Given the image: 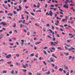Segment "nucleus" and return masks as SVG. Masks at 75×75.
<instances>
[{
  "label": "nucleus",
  "mask_w": 75,
  "mask_h": 75,
  "mask_svg": "<svg viewBox=\"0 0 75 75\" xmlns=\"http://www.w3.org/2000/svg\"><path fill=\"white\" fill-rule=\"evenodd\" d=\"M29 8V7L28 6H25V8L26 9H27V8Z\"/></svg>",
  "instance_id": "47"
},
{
  "label": "nucleus",
  "mask_w": 75,
  "mask_h": 75,
  "mask_svg": "<svg viewBox=\"0 0 75 75\" xmlns=\"http://www.w3.org/2000/svg\"><path fill=\"white\" fill-rule=\"evenodd\" d=\"M57 49H59V50H63V49H62V48L61 47H58L57 48Z\"/></svg>",
  "instance_id": "21"
},
{
  "label": "nucleus",
  "mask_w": 75,
  "mask_h": 75,
  "mask_svg": "<svg viewBox=\"0 0 75 75\" xmlns=\"http://www.w3.org/2000/svg\"><path fill=\"white\" fill-rule=\"evenodd\" d=\"M3 29L4 31H6V29L5 28H3Z\"/></svg>",
  "instance_id": "50"
},
{
  "label": "nucleus",
  "mask_w": 75,
  "mask_h": 75,
  "mask_svg": "<svg viewBox=\"0 0 75 75\" xmlns=\"http://www.w3.org/2000/svg\"><path fill=\"white\" fill-rule=\"evenodd\" d=\"M3 73H4V74H6L7 73V71H3Z\"/></svg>",
  "instance_id": "24"
},
{
  "label": "nucleus",
  "mask_w": 75,
  "mask_h": 75,
  "mask_svg": "<svg viewBox=\"0 0 75 75\" xmlns=\"http://www.w3.org/2000/svg\"><path fill=\"white\" fill-rule=\"evenodd\" d=\"M19 54H16V56L17 57H19Z\"/></svg>",
  "instance_id": "31"
},
{
  "label": "nucleus",
  "mask_w": 75,
  "mask_h": 75,
  "mask_svg": "<svg viewBox=\"0 0 75 75\" xmlns=\"http://www.w3.org/2000/svg\"><path fill=\"white\" fill-rule=\"evenodd\" d=\"M11 74H14V70H12V71L11 72Z\"/></svg>",
  "instance_id": "32"
},
{
  "label": "nucleus",
  "mask_w": 75,
  "mask_h": 75,
  "mask_svg": "<svg viewBox=\"0 0 75 75\" xmlns=\"http://www.w3.org/2000/svg\"><path fill=\"white\" fill-rule=\"evenodd\" d=\"M52 57H54V58H55L56 59H57V57L55 56L54 55V54H52Z\"/></svg>",
  "instance_id": "20"
},
{
  "label": "nucleus",
  "mask_w": 75,
  "mask_h": 75,
  "mask_svg": "<svg viewBox=\"0 0 75 75\" xmlns=\"http://www.w3.org/2000/svg\"><path fill=\"white\" fill-rule=\"evenodd\" d=\"M67 1H68V2H69V3H70V2H71V3H72V0H71L70 1H69L67 0H66Z\"/></svg>",
  "instance_id": "12"
},
{
  "label": "nucleus",
  "mask_w": 75,
  "mask_h": 75,
  "mask_svg": "<svg viewBox=\"0 0 75 75\" xmlns=\"http://www.w3.org/2000/svg\"><path fill=\"white\" fill-rule=\"evenodd\" d=\"M16 64L18 66H20V63L17 62Z\"/></svg>",
  "instance_id": "18"
},
{
  "label": "nucleus",
  "mask_w": 75,
  "mask_h": 75,
  "mask_svg": "<svg viewBox=\"0 0 75 75\" xmlns=\"http://www.w3.org/2000/svg\"><path fill=\"white\" fill-rule=\"evenodd\" d=\"M8 41L9 42H11V41H12V40H11V39H9L8 40Z\"/></svg>",
  "instance_id": "44"
},
{
  "label": "nucleus",
  "mask_w": 75,
  "mask_h": 75,
  "mask_svg": "<svg viewBox=\"0 0 75 75\" xmlns=\"http://www.w3.org/2000/svg\"><path fill=\"white\" fill-rule=\"evenodd\" d=\"M37 47H35V50H37Z\"/></svg>",
  "instance_id": "60"
},
{
  "label": "nucleus",
  "mask_w": 75,
  "mask_h": 75,
  "mask_svg": "<svg viewBox=\"0 0 75 75\" xmlns=\"http://www.w3.org/2000/svg\"><path fill=\"white\" fill-rule=\"evenodd\" d=\"M28 75H31L32 74V73H31L30 72H29L28 73Z\"/></svg>",
  "instance_id": "29"
},
{
  "label": "nucleus",
  "mask_w": 75,
  "mask_h": 75,
  "mask_svg": "<svg viewBox=\"0 0 75 75\" xmlns=\"http://www.w3.org/2000/svg\"><path fill=\"white\" fill-rule=\"evenodd\" d=\"M68 18V16H66L65 17V19H64L65 20V22H67V18Z\"/></svg>",
  "instance_id": "17"
},
{
  "label": "nucleus",
  "mask_w": 75,
  "mask_h": 75,
  "mask_svg": "<svg viewBox=\"0 0 75 75\" xmlns=\"http://www.w3.org/2000/svg\"><path fill=\"white\" fill-rule=\"evenodd\" d=\"M40 43H41V42H36L35 43V44L36 45H37V44H40Z\"/></svg>",
  "instance_id": "8"
},
{
  "label": "nucleus",
  "mask_w": 75,
  "mask_h": 75,
  "mask_svg": "<svg viewBox=\"0 0 75 75\" xmlns=\"http://www.w3.org/2000/svg\"><path fill=\"white\" fill-rule=\"evenodd\" d=\"M22 18L23 20L24 19V18L23 17V15H21Z\"/></svg>",
  "instance_id": "43"
},
{
  "label": "nucleus",
  "mask_w": 75,
  "mask_h": 75,
  "mask_svg": "<svg viewBox=\"0 0 75 75\" xmlns=\"http://www.w3.org/2000/svg\"><path fill=\"white\" fill-rule=\"evenodd\" d=\"M14 25L13 26V28H16V23H13Z\"/></svg>",
  "instance_id": "9"
},
{
  "label": "nucleus",
  "mask_w": 75,
  "mask_h": 75,
  "mask_svg": "<svg viewBox=\"0 0 75 75\" xmlns=\"http://www.w3.org/2000/svg\"><path fill=\"white\" fill-rule=\"evenodd\" d=\"M34 18H30V20H34Z\"/></svg>",
  "instance_id": "53"
},
{
  "label": "nucleus",
  "mask_w": 75,
  "mask_h": 75,
  "mask_svg": "<svg viewBox=\"0 0 75 75\" xmlns=\"http://www.w3.org/2000/svg\"><path fill=\"white\" fill-rule=\"evenodd\" d=\"M34 53H32L31 54H30V57H33V56H34Z\"/></svg>",
  "instance_id": "14"
},
{
  "label": "nucleus",
  "mask_w": 75,
  "mask_h": 75,
  "mask_svg": "<svg viewBox=\"0 0 75 75\" xmlns=\"http://www.w3.org/2000/svg\"><path fill=\"white\" fill-rule=\"evenodd\" d=\"M53 41H55V38H53L52 39Z\"/></svg>",
  "instance_id": "46"
},
{
  "label": "nucleus",
  "mask_w": 75,
  "mask_h": 75,
  "mask_svg": "<svg viewBox=\"0 0 75 75\" xmlns=\"http://www.w3.org/2000/svg\"><path fill=\"white\" fill-rule=\"evenodd\" d=\"M11 57V54H8V55H7L6 56V58H10V57Z\"/></svg>",
  "instance_id": "5"
},
{
  "label": "nucleus",
  "mask_w": 75,
  "mask_h": 75,
  "mask_svg": "<svg viewBox=\"0 0 75 75\" xmlns=\"http://www.w3.org/2000/svg\"><path fill=\"white\" fill-rule=\"evenodd\" d=\"M13 13H14V14H17V13L16 12V11H15Z\"/></svg>",
  "instance_id": "30"
},
{
  "label": "nucleus",
  "mask_w": 75,
  "mask_h": 75,
  "mask_svg": "<svg viewBox=\"0 0 75 75\" xmlns=\"http://www.w3.org/2000/svg\"><path fill=\"white\" fill-rule=\"evenodd\" d=\"M59 70L61 72H62L63 71V69H62L61 68H60L59 69Z\"/></svg>",
  "instance_id": "7"
},
{
  "label": "nucleus",
  "mask_w": 75,
  "mask_h": 75,
  "mask_svg": "<svg viewBox=\"0 0 75 75\" xmlns=\"http://www.w3.org/2000/svg\"><path fill=\"white\" fill-rule=\"evenodd\" d=\"M0 13H4V11H0Z\"/></svg>",
  "instance_id": "34"
},
{
  "label": "nucleus",
  "mask_w": 75,
  "mask_h": 75,
  "mask_svg": "<svg viewBox=\"0 0 75 75\" xmlns=\"http://www.w3.org/2000/svg\"><path fill=\"white\" fill-rule=\"evenodd\" d=\"M43 52L46 55H47V52H46V51L45 50L43 51Z\"/></svg>",
  "instance_id": "22"
},
{
  "label": "nucleus",
  "mask_w": 75,
  "mask_h": 75,
  "mask_svg": "<svg viewBox=\"0 0 75 75\" xmlns=\"http://www.w3.org/2000/svg\"><path fill=\"white\" fill-rule=\"evenodd\" d=\"M71 58H72V56H69V60H70V59Z\"/></svg>",
  "instance_id": "54"
},
{
  "label": "nucleus",
  "mask_w": 75,
  "mask_h": 75,
  "mask_svg": "<svg viewBox=\"0 0 75 75\" xmlns=\"http://www.w3.org/2000/svg\"><path fill=\"white\" fill-rule=\"evenodd\" d=\"M7 18H9L10 19H11V17L10 16H9V17H8Z\"/></svg>",
  "instance_id": "61"
},
{
  "label": "nucleus",
  "mask_w": 75,
  "mask_h": 75,
  "mask_svg": "<svg viewBox=\"0 0 75 75\" xmlns=\"http://www.w3.org/2000/svg\"><path fill=\"white\" fill-rule=\"evenodd\" d=\"M25 13H27V14H29V12H28L27 11H25Z\"/></svg>",
  "instance_id": "27"
},
{
  "label": "nucleus",
  "mask_w": 75,
  "mask_h": 75,
  "mask_svg": "<svg viewBox=\"0 0 75 75\" xmlns=\"http://www.w3.org/2000/svg\"><path fill=\"white\" fill-rule=\"evenodd\" d=\"M59 27H62V28H64V26L63 25H59Z\"/></svg>",
  "instance_id": "33"
},
{
  "label": "nucleus",
  "mask_w": 75,
  "mask_h": 75,
  "mask_svg": "<svg viewBox=\"0 0 75 75\" xmlns=\"http://www.w3.org/2000/svg\"><path fill=\"white\" fill-rule=\"evenodd\" d=\"M64 68L66 69H69V68H68V66H66V65H64Z\"/></svg>",
  "instance_id": "6"
},
{
  "label": "nucleus",
  "mask_w": 75,
  "mask_h": 75,
  "mask_svg": "<svg viewBox=\"0 0 75 75\" xmlns=\"http://www.w3.org/2000/svg\"><path fill=\"white\" fill-rule=\"evenodd\" d=\"M46 26H47V27H50V24H49L47 23L46 24Z\"/></svg>",
  "instance_id": "28"
},
{
  "label": "nucleus",
  "mask_w": 75,
  "mask_h": 75,
  "mask_svg": "<svg viewBox=\"0 0 75 75\" xmlns=\"http://www.w3.org/2000/svg\"><path fill=\"white\" fill-rule=\"evenodd\" d=\"M13 16V13H10L9 14H8V16Z\"/></svg>",
  "instance_id": "13"
},
{
  "label": "nucleus",
  "mask_w": 75,
  "mask_h": 75,
  "mask_svg": "<svg viewBox=\"0 0 75 75\" xmlns=\"http://www.w3.org/2000/svg\"><path fill=\"white\" fill-rule=\"evenodd\" d=\"M45 74H48V75H49V74H50V71H48L47 72L45 73Z\"/></svg>",
  "instance_id": "11"
},
{
  "label": "nucleus",
  "mask_w": 75,
  "mask_h": 75,
  "mask_svg": "<svg viewBox=\"0 0 75 75\" xmlns=\"http://www.w3.org/2000/svg\"><path fill=\"white\" fill-rule=\"evenodd\" d=\"M48 62H49V63H51L52 62L51 61H50V60H47Z\"/></svg>",
  "instance_id": "38"
},
{
  "label": "nucleus",
  "mask_w": 75,
  "mask_h": 75,
  "mask_svg": "<svg viewBox=\"0 0 75 75\" xmlns=\"http://www.w3.org/2000/svg\"><path fill=\"white\" fill-rule=\"evenodd\" d=\"M45 8H47V7H48V5L45 4Z\"/></svg>",
  "instance_id": "19"
},
{
  "label": "nucleus",
  "mask_w": 75,
  "mask_h": 75,
  "mask_svg": "<svg viewBox=\"0 0 75 75\" xmlns=\"http://www.w3.org/2000/svg\"><path fill=\"white\" fill-rule=\"evenodd\" d=\"M23 31L24 32H25V33H27V30H23Z\"/></svg>",
  "instance_id": "56"
},
{
  "label": "nucleus",
  "mask_w": 75,
  "mask_h": 75,
  "mask_svg": "<svg viewBox=\"0 0 75 75\" xmlns=\"http://www.w3.org/2000/svg\"><path fill=\"white\" fill-rule=\"evenodd\" d=\"M22 23L23 24H24L25 23V20H23L22 21Z\"/></svg>",
  "instance_id": "39"
},
{
  "label": "nucleus",
  "mask_w": 75,
  "mask_h": 75,
  "mask_svg": "<svg viewBox=\"0 0 75 75\" xmlns=\"http://www.w3.org/2000/svg\"><path fill=\"white\" fill-rule=\"evenodd\" d=\"M65 48L66 50H68V47L67 46H65Z\"/></svg>",
  "instance_id": "62"
},
{
  "label": "nucleus",
  "mask_w": 75,
  "mask_h": 75,
  "mask_svg": "<svg viewBox=\"0 0 75 75\" xmlns=\"http://www.w3.org/2000/svg\"><path fill=\"white\" fill-rule=\"evenodd\" d=\"M57 37H59V35L58 34H57Z\"/></svg>",
  "instance_id": "49"
},
{
  "label": "nucleus",
  "mask_w": 75,
  "mask_h": 75,
  "mask_svg": "<svg viewBox=\"0 0 75 75\" xmlns=\"http://www.w3.org/2000/svg\"><path fill=\"white\" fill-rule=\"evenodd\" d=\"M23 68H25H25H26V66H25V65H24L23 64Z\"/></svg>",
  "instance_id": "26"
},
{
  "label": "nucleus",
  "mask_w": 75,
  "mask_h": 75,
  "mask_svg": "<svg viewBox=\"0 0 75 75\" xmlns=\"http://www.w3.org/2000/svg\"><path fill=\"white\" fill-rule=\"evenodd\" d=\"M8 64H11V62L10 61V62H8Z\"/></svg>",
  "instance_id": "48"
},
{
  "label": "nucleus",
  "mask_w": 75,
  "mask_h": 75,
  "mask_svg": "<svg viewBox=\"0 0 75 75\" xmlns=\"http://www.w3.org/2000/svg\"><path fill=\"white\" fill-rule=\"evenodd\" d=\"M71 50H75V48L73 47H71Z\"/></svg>",
  "instance_id": "35"
},
{
  "label": "nucleus",
  "mask_w": 75,
  "mask_h": 75,
  "mask_svg": "<svg viewBox=\"0 0 75 75\" xmlns=\"http://www.w3.org/2000/svg\"><path fill=\"white\" fill-rule=\"evenodd\" d=\"M56 42H51L50 44L51 45H54V46H55V45H56V44H58V43L59 42H58L57 41H56Z\"/></svg>",
  "instance_id": "1"
},
{
  "label": "nucleus",
  "mask_w": 75,
  "mask_h": 75,
  "mask_svg": "<svg viewBox=\"0 0 75 75\" xmlns=\"http://www.w3.org/2000/svg\"><path fill=\"white\" fill-rule=\"evenodd\" d=\"M31 14L32 15H33V16H34V13H31Z\"/></svg>",
  "instance_id": "64"
},
{
  "label": "nucleus",
  "mask_w": 75,
  "mask_h": 75,
  "mask_svg": "<svg viewBox=\"0 0 75 75\" xmlns=\"http://www.w3.org/2000/svg\"><path fill=\"white\" fill-rule=\"evenodd\" d=\"M50 31H51V33H52V34L53 35V37L54 38V32H53L51 30V29H49Z\"/></svg>",
  "instance_id": "4"
},
{
  "label": "nucleus",
  "mask_w": 75,
  "mask_h": 75,
  "mask_svg": "<svg viewBox=\"0 0 75 75\" xmlns=\"http://www.w3.org/2000/svg\"><path fill=\"white\" fill-rule=\"evenodd\" d=\"M11 67H13L14 66V65H13V64H11Z\"/></svg>",
  "instance_id": "55"
},
{
  "label": "nucleus",
  "mask_w": 75,
  "mask_h": 75,
  "mask_svg": "<svg viewBox=\"0 0 75 75\" xmlns=\"http://www.w3.org/2000/svg\"><path fill=\"white\" fill-rule=\"evenodd\" d=\"M48 49V47H45L44 48H43V49L44 50L46 49Z\"/></svg>",
  "instance_id": "40"
},
{
  "label": "nucleus",
  "mask_w": 75,
  "mask_h": 75,
  "mask_svg": "<svg viewBox=\"0 0 75 75\" xmlns=\"http://www.w3.org/2000/svg\"><path fill=\"white\" fill-rule=\"evenodd\" d=\"M50 7H54V5H50Z\"/></svg>",
  "instance_id": "52"
},
{
  "label": "nucleus",
  "mask_w": 75,
  "mask_h": 75,
  "mask_svg": "<svg viewBox=\"0 0 75 75\" xmlns=\"http://www.w3.org/2000/svg\"><path fill=\"white\" fill-rule=\"evenodd\" d=\"M58 8H59V10H60V11H62L63 12H64V11L62 10L61 9H60V8H60V7L58 6Z\"/></svg>",
  "instance_id": "10"
},
{
  "label": "nucleus",
  "mask_w": 75,
  "mask_h": 75,
  "mask_svg": "<svg viewBox=\"0 0 75 75\" xmlns=\"http://www.w3.org/2000/svg\"><path fill=\"white\" fill-rule=\"evenodd\" d=\"M51 48L53 50H56L55 47H52Z\"/></svg>",
  "instance_id": "25"
},
{
  "label": "nucleus",
  "mask_w": 75,
  "mask_h": 75,
  "mask_svg": "<svg viewBox=\"0 0 75 75\" xmlns=\"http://www.w3.org/2000/svg\"><path fill=\"white\" fill-rule=\"evenodd\" d=\"M63 7H64V8H69L67 6H63Z\"/></svg>",
  "instance_id": "16"
},
{
  "label": "nucleus",
  "mask_w": 75,
  "mask_h": 75,
  "mask_svg": "<svg viewBox=\"0 0 75 75\" xmlns=\"http://www.w3.org/2000/svg\"><path fill=\"white\" fill-rule=\"evenodd\" d=\"M22 70L23 71H24V72H26V71H27V70H26V69L24 70V69H23Z\"/></svg>",
  "instance_id": "36"
},
{
  "label": "nucleus",
  "mask_w": 75,
  "mask_h": 75,
  "mask_svg": "<svg viewBox=\"0 0 75 75\" xmlns=\"http://www.w3.org/2000/svg\"><path fill=\"white\" fill-rule=\"evenodd\" d=\"M4 61V59H1L0 60V62H1V61Z\"/></svg>",
  "instance_id": "51"
},
{
  "label": "nucleus",
  "mask_w": 75,
  "mask_h": 75,
  "mask_svg": "<svg viewBox=\"0 0 75 75\" xmlns=\"http://www.w3.org/2000/svg\"><path fill=\"white\" fill-rule=\"evenodd\" d=\"M54 9V8H53L51 7L50 8V10H53Z\"/></svg>",
  "instance_id": "57"
},
{
  "label": "nucleus",
  "mask_w": 75,
  "mask_h": 75,
  "mask_svg": "<svg viewBox=\"0 0 75 75\" xmlns=\"http://www.w3.org/2000/svg\"><path fill=\"white\" fill-rule=\"evenodd\" d=\"M47 37H49V38H51V36L50 35H48L47 36Z\"/></svg>",
  "instance_id": "41"
},
{
  "label": "nucleus",
  "mask_w": 75,
  "mask_h": 75,
  "mask_svg": "<svg viewBox=\"0 0 75 75\" xmlns=\"http://www.w3.org/2000/svg\"><path fill=\"white\" fill-rule=\"evenodd\" d=\"M0 25H3L4 26H5V25H7V24L6 23H3V22H2L1 23H0Z\"/></svg>",
  "instance_id": "3"
},
{
  "label": "nucleus",
  "mask_w": 75,
  "mask_h": 75,
  "mask_svg": "<svg viewBox=\"0 0 75 75\" xmlns=\"http://www.w3.org/2000/svg\"><path fill=\"white\" fill-rule=\"evenodd\" d=\"M20 26L21 27V28H23V25L21 24L20 25Z\"/></svg>",
  "instance_id": "58"
},
{
  "label": "nucleus",
  "mask_w": 75,
  "mask_h": 75,
  "mask_svg": "<svg viewBox=\"0 0 75 75\" xmlns=\"http://www.w3.org/2000/svg\"><path fill=\"white\" fill-rule=\"evenodd\" d=\"M21 44V45H22V46H23V45H24V42H22Z\"/></svg>",
  "instance_id": "37"
},
{
  "label": "nucleus",
  "mask_w": 75,
  "mask_h": 75,
  "mask_svg": "<svg viewBox=\"0 0 75 75\" xmlns=\"http://www.w3.org/2000/svg\"><path fill=\"white\" fill-rule=\"evenodd\" d=\"M43 63L44 64H45V65H47V63H46L45 62H43Z\"/></svg>",
  "instance_id": "45"
},
{
  "label": "nucleus",
  "mask_w": 75,
  "mask_h": 75,
  "mask_svg": "<svg viewBox=\"0 0 75 75\" xmlns=\"http://www.w3.org/2000/svg\"><path fill=\"white\" fill-rule=\"evenodd\" d=\"M60 14H64V13L60 11Z\"/></svg>",
  "instance_id": "42"
},
{
  "label": "nucleus",
  "mask_w": 75,
  "mask_h": 75,
  "mask_svg": "<svg viewBox=\"0 0 75 75\" xmlns=\"http://www.w3.org/2000/svg\"><path fill=\"white\" fill-rule=\"evenodd\" d=\"M49 15H50V16H52L53 15V12H52V10H50L49 13L48 14V16H49Z\"/></svg>",
  "instance_id": "2"
},
{
  "label": "nucleus",
  "mask_w": 75,
  "mask_h": 75,
  "mask_svg": "<svg viewBox=\"0 0 75 75\" xmlns=\"http://www.w3.org/2000/svg\"><path fill=\"white\" fill-rule=\"evenodd\" d=\"M70 41H71V40H67V42H70Z\"/></svg>",
  "instance_id": "63"
},
{
  "label": "nucleus",
  "mask_w": 75,
  "mask_h": 75,
  "mask_svg": "<svg viewBox=\"0 0 75 75\" xmlns=\"http://www.w3.org/2000/svg\"><path fill=\"white\" fill-rule=\"evenodd\" d=\"M40 4H39L38 3L37 4V7H38V8H39V7H40Z\"/></svg>",
  "instance_id": "23"
},
{
  "label": "nucleus",
  "mask_w": 75,
  "mask_h": 75,
  "mask_svg": "<svg viewBox=\"0 0 75 75\" xmlns=\"http://www.w3.org/2000/svg\"><path fill=\"white\" fill-rule=\"evenodd\" d=\"M12 39L13 40H16V38H13Z\"/></svg>",
  "instance_id": "59"
},
{
  "label": "nucleus",
  "mask_w": 75,
  "mask_h": 75,
  "mask_svg": "<svg viewBox=\"0 0 75 75\" xmlns=\"http://www.w3.org/2000/svg\"><path fill=\"white\" fill-rule=\"evenodd\" d=\"M62 21H63L64 22H65V23H67L65 22V19H63L62 20Z\"/></svg>",
  "instance_id": "15"
}]
</instances>
